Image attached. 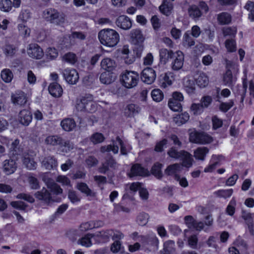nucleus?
Listing matches in <instances>:
<instances>
[{
    "label": "nucleus",
    "mask_w": 254,
    "mask_h": 254,
    "mask_svg": "<svg viewBox=\"0 0 254 254\" xmlns=\"http://www.w3.org/2000/svg\"><path fill=\"white\" fill-rule=\"evenodd\" d=\"M98 37L102 45L109 48L116 46L120 39L119 33L111 28L102 29L99 32Z\"/></svg>",
    "instance_id": "1"
},
{
    "label": "nucleus",
    "mask_w": 254,
    "mask_h": 254,
    "mask_svg": "<svg viewBox=\"0 0 254 254\" xmlns=\"http://www.w3.org/2000/svg\"><path fill=\"white\" fill-rule=\"evenodd\" d=\"M93 97L91 95H86L77 98L75 101V107L78 111H87L93 112L96 110V106L92 102Z\"/></svg>",
    "instance_id": "2"
},
{
    "label": "nucleus",
    "mask_w": 254,
    "mask_h": 254,
    "mask_svg": "<svg viewBox=\"0 0 254 254\" xmlns=\"http://www.w3.org/2000/svg\"><path fill=\"white\" fill-rule=\"evenodd\" d=\"M121 82L127 88H132L137 85L139 74L134 71L125 70L121 75Z\"/></svg>",
    "instance_id": "3"
},
{
    "label": "nucleus",
    "mask_w": 254,
    "mask_h": 254,
    "mask_svg": "<svg viewBox=\"0 0 254 254\" xmlns=\"http://www.w3.org/2000/svg\"><path fill=\"white\" fill-rule=\"evenodd\" d=\"M119 145L121 147V152L123 155L127 154V151L131 149L129 145L126 146L120 138L117 137L110 145L102 147L101 151L102 152L112 151L114 154H116L119 151Z\"/></svg>",
    "instance_id": "4"
},
{
    "label": "nucleus",
    "mask_w": 254,
    "mask_h": 254,
    "mask_svg": "<svg viewBox=\"0 0 254 254\" xmlns=\"http://www.w3.org/2000/svg\"><path fill=\"white\" fill-rule=\"evenodd\" d=\"M239 64L230 61L226 62L227 70L223 75V81L225 85L230 86L235 81V77L233 76L231 70L234 72H238L239 71Z\"/></svg>",
    "instance_id": "5"
},
{
    "label": "nucleus",
    "mask_w": 254,
    "mask_h": 254,
    "mask_svg": "<svg viewBox=\"0 0 254 254\" xmlns=\"http://www.w3.org/2000/svg\"><path fill=\"white\" fill-rule=\"evenodd\" d=\"M43 17L48 21L56 24H60L64 22V18L62 15L54 9H47L43 12Z\"/></svg>",
    "instance_id": "6"
},
{
    "label": "nucleus",
    "mask_w": 254,
    "mask_h": 254,
    "mask_svg": "<svg viewBox=\"0 0 254 254\" xmlns=\"http://www.w3.org/2000/svg\"><path fill=\"white\" fill-rule=\"evenodd\" d=\"M129 35L132 42L136 46H138L139 52L137 53L136 55L137 56L140 57L143 50L142 43L144 40V37L142 32L139 29H134L130 31Z\"/></svg>",
    "instance_id": "7"
},
{
    "label": "nucleus",
    "mask_w": 254,
    "mask_h": 254,
    "mask_svg": "<svg viewBox=\"0 0 254 254\" xmlns=\"http://www.w3.org/2000/svg\"><path fill=\"white\" fill-rule=\"evenodd\" d=\"M62 73L64 79L69 84L74 85L78 81V73L73 68H66L63 70Z\"/></svg>",
    "instance_id": "8"
},
{
    "label": "nucleus",
    "mask_w": 254,
    "mask_h": 254,
    "mask_svg": "<svg viewBox=\"0 0 254 254\" xmlns=\"http://www.w3.org/2000/svg\"><path fill=\"white\" fill-rule=\"evenodd\" d=\"M26 52L29 57L36 60H40L44 56L42 48L35 43L29 44L27 47Z\"/></svg>",
    "instance_id": "9"
},
{
    "label": "nucleus",
    "mask_w": 254,
    "mask_h": 254,
    "mask_svg": "<svg viewBox=\"0 0 254 254\" xmlns=\"http://www.w3.org/2000/svg\"><path fill=\"white\" fill-rule=\"evenodd\" d=\"M171 62V68L173 70L181 69L184 65V55L181 51H176L173 56Z\"/></svg>",
    "instance_id": "10"
},
{
    "label": "nucleus",
    "mask_w": 254,
    "mask_h": 254,
    "mask_svg": "<svg viewBox=\"0 0 254 254\" xmlns=\"http://www.w3.org/2000/svg\"><path fill=\"white\" fill-rule=\"evenodd\" d=\"M156 77L155 71L152 68H145L141 72V78L142 81L148 84L154 82Z\"/></svg>",
    "instance_id": "11"
},
{
    "label": "nucleus",
    "mask_w": 254,
    "mask_h": 254,
    "mask_svg": "<svg viewBox=\"0 0 254 254\" xmlns=\"http://www.w3.org/2000/svg\"><path fill=\"white\" fill-rule=\"evenodd\" d=\"M113 230H106L97 232L94 233V243H100L108 241L113 234Z\"/></svg>",
    "instance_id": "12"
},
{
    "label": "nucleus",
    "mask_w": 254,
    "mask_h": 254,
    "mask_svg": "<svg viewBox=\"0 0 254 254\" xmlns=\"http://www.w3.org/2000/svg\"><path fill=\"white\" fill-rule=\"evenodd\" d=\"M139 240L141 242L142 248L148 249L147 245H149L155 246L156 249H158L159 240L156 235L154 233L148 237L141 236L140 237Z\"/></svg>",
    "instance_id": "13"
},
{
    "label": "nucleus",
    "mask_w": 254,
    "mask_h": 254,
    "mask_svg": "<svg viewBox=\"0 0 254 254\" xmlns=\"http://www.w3.org/2000/svg\"><path fill=\"white\" fill-rule=\"evenodd\" d=\"M101 69L108 72H112L117 67L116 61L110 58L106 57L103 58L100 63Z\"/></svg>",
    "instance_id": "14"
},
{
    "label": "nucleus",
    "mask_w": 254,
    "mask_h": 254,
    "mask_svg": "<svg viewBox=\"0 0 254 254\" xmlns=\"http://www.w3.org/2000/svg\"><path fill=\"white\" fill-rule=\"evenodd\" d=\"M120 57L124 62L127 64H132L135 59L133 56L130 53L128 46H124L120 50H119Z\"/></svg>",
    "instance_id": "15"
},
{
    "label": "nucleus",
    "mask_w": 254,
    "mask_h": 254,
    "mask_svg": "<svg viewBox=\"0 0 254 254\" xmlns=\"http://www.w3.org/2000/svg\"><path fill=\"white\" fill-rule=\"evenodd\" d=\"M142 184L138 182L129 183L125 185V192L123 196L125 199L131 196L137 190H138Z\"/></svg>",
    "instance_id": "16"
},
{
    "label": "nucleus",
    "mask_w": 254,
    "mask_h": 254,
    "mask_svg": "<svg viewBox=\"0 0 254 254\" xmlns=\"http://www.w3.org/2000/svg\"><path fill=\"white\" fill-rule=\"evenodd\" d=\"M116 24L123 30H128L132 26V21L128 16L122 15L116 19Z\"/></svg>",
    "instance_id": "17"
},
{
    "label": "nucleus",
    "mask_w": 254,
    "mask_h": 254,
    "mask_svg": "<svg viewBox=\"0 0 254 254\" xmlns=\"http://www.w3.org/2000/svg\"><path fill=\"white\" fill-rule=\"evenodd\" d=\"M174 79V74L173 72L170 71L166 72L161 75L159 79V85L162 88H166L172 84Z\"/></svg>",
    "instance_id": "18"
},
{
    "label": "nucleus",
    "mask_w": 254,
    "mask_h": 254,
    "mask_svg": "<svg viewBox=\"0 0 254 254\" xmlns=\"http://www.w3.org/2000/svg\"><path fill=\"white\" fill-rule=\"evenodd\" d=\"M17 120L22 125L27 126L31 122L32 116L31 112L26 109H24L19 112Z\"/></svg>",
    "instance_id": "19"
},
{
    "label": "nucleus",
    "mask_w": 254,
    "mask_h": 254,
    "mask_svg": "<svg viewBox=\"0 0 254 254\" xmlns=\"http://www.w3.org/2000/svg\"><path fill=\"white\" fill-rule=\"evenodd\" d=\"M223 159V157L221 155H213L210 164L204 168V172L205 173L213 172Z\"/></svg>",
    "instance_id": "20"
},
{
    "label": "nucleus",
    "mask_w": 254,
    "mask_h": 254,
    "mask_svg": "<svg viewBox=\"0 0 254 254\" xmlns=\"http://www.w3.org/2000/svg\"><path fill=\"white\" fill-rule=\"evenodd\" d=\"M185 221L188 227L190 229H194L197 231H200L201 230H205L203 224L201 222H196L192 216H186Z\"/></svg>",
    "instance_id": "21"
},
{
    "label": "nucleus",
    "mask_w": 254,
    "mask_h": 254,
    "mask_svg": "<svg viewBox=\"0 0 254 254\" xmlns=\"http://www.w3.org/2000/svg\"><path fill=\"white\" fill-rule=\"evenodd\" d=\"M183 87L185 91L190 95L195 92V85L193 80L190 76H186L183 80Z\"/></svg>",
    "instance_id": "22"
},
{
    "label": "nucleus",
    "mask_w": 254,
    "mask_h": 254,
    "mask_svg": "<svg viewBox=\"0 0 254 254\" xmlns=\"http://www.w3.org/2000/svg\"><path fill=\"white\" fill-rule=\"evenodd\" d=\"M103 225V222L101 221H89L82 223L79 226V230L84 232L94 228H99Z\"/></svg>",
    "instance_id": "23"
},
{
    "label": "nucleus",
    "mask_w": 254,
    "mask_h": 254,
    "mask_svg": "<svg viewBox=\"0 0 254 254\" xmlns=\"http://www.w3.org/2000/svg\"><path fill=\"white\" fill-rule=\"evenodd\" d=\"M27 101L26 96L23 92H18L11 95L12 103L15 105L23 106Z\"/></svg>",
    "instance_id": "24"
},
{
    "label": "nucleus",
    "mask_w": 254,
    "mask_h": 254,
    "mask_svg": "<svg viewBox=\"0 0 254 254\" xmlns=\"http://www.w3.org/2000/svg\"><path fill=\"white\" fill-rule=\"evenodd\" d=\"M148 175L149 172L138 164L133 165L131 169L130 172L128 174L130 177L136 176H147Z\"/></svg>",
    "instance_id": "25"
},
{
    "label": "nucleus",
    "mask_w": 254,
    "mask_h": 254,
    "mask_svg": "<svg viewBox=\"0 0 254 254\" xmlns=\"http://www.w3.org/2000/svg\"><path fill=\"white\" fill-rule=\"evenodd\" d=\"M180 159L182 160V164L181 165L182 167H184L187 168H190L192 167L194 163V160L192 158L191 155L185 151L183 152V155L181 156Z\"/></svg>",
    "instance_id": "26"
},
{
    "label": "nucleus",
    "mask_w": 254,
    "mask_h": 254,
    "mask_svg": "<svg viewBox=\"0 0 254 254\" xmlns=\"http://www.w3.org/2000/svg\"><path fill=\"white\" fill-rule=\"evenodd\" d=\"M78 244L86 248L90 247L94 243V234L88 233L80 239Z\"/></svg>",
    "instance_id": "27"
},
{
    "label": "nucleus",
    "mask_w": 254,
    "mask_h": 254,
    "mask_svg": "<svg viewBox=\"0 0 254 254\" xmlns=\"http://www.w3.org/2000/svg\"><path fill=\"white\" fill-rule=\"evenodd\" d=\"M49 92L52 96L60 97L63 94V90L59 84L57 82H54L50 84Z\"/></svg>",
    "instance_id": "28"
},
{
    "label": "nucleus",
    "mask_w": 254,
    "mask_h": 254,
    "mask_svg": "<svg viewBox=\"0 0 254 254\" xmlns=\"http://www.w3.org/2000/svg\"><path fill=\"white\" fill-rule=\"evenodd\" d=\"M43 180L47 185L48 188L50 189L53 193L58 194L63 192V190L61 188L56 184L53 180L44 177L43 178Z\"/></svg>",
    "instance_id": "29"
},
{
    "label": "nucleus",
    "mask_w": 254,
    "mask_h": 254,
    "mask_svg": "<svg viewBox=\"0 0 254 254\" xmlns=\"http://www.w3.org/2000/svg\"><path fill=\"white\" fill-rule=\"evenodd\" d=\"M16 168V163L12 159L6 160L3 162V172L7 175H10L14 173Z\"/></svg>",
    "instance_id": "30"
},
{
    "label": "nucleus",
    "mask_w": 254,
    "mask_h": 254,
    "mask_svg": "<svg viewBox=\"0 0 254 254\" xmlns=\"http://www.w3.org/2000/svg\"><path fill=\"white\" fill-rule=\"evenodd\" d=\"M181 164L175 163L169 165L165 170V174L168 176H175L180 173L182 170Z\"/></svg>",
    "instance_id": "31"
},
{
    "label": "nucleus",
    "mask_w": 254,
    "mask_h": 254,
    "mask_svg": "<svg viewBox=\"0 0 254 254\" xmlns=\"http://www.w3.org/2000/svg\"><path fill=\"white\" fill-rule=\"evenodd\" d=\"M208 152L209 149L207 147H199L194 150L193 156L196 160L203 161Z\"/></svg>",
    "instance_id": "32"
},
{
    "label": "nucleus",
    "mask_w": 254,
    "mask_h": 254,
    "mask_svg": "<svg viewBox=\"0 0 254 254\" xmlns=\"http://www.w3.org/2000/svg\"><path fill=\"white\" fill-rule=\"evenodd\" d=\"M173 8V3L168 0H164L162 4L159 7L160 11L167 16L171 14Z\"/></svg>",
    "instance_id": "33"
},
{
    "label": "nucleus",
    "mask_w": 254,
    "mask_h": 254,
    "mask_svg": "<svg viewBox=\"0 0 254 254\" xmlns=\"http://www.w3.org/2000/svg\"><path fill=\"white\" fill-rule=\"evenodd\" d=\"M189 119L190 115L189 113L185 112L175 116L173 118V121L178 126H181L186 123L189 121Z\"/></svg>",
    "instance_id": "34"
},
{
    "label": "nucleus",
    "mask_w": 254,
    "mask_h": 254,
    "mask_svg": "<svg viewBox=\"0 0 254 254\" xmlns=\"http://www.w3.org/2000/svg\"><path fill=\"white\" fill-rule=\"evenodd\" d=\"M175 53L172 50H168L167 49H162L159 51L160 60L164 64L166 63L170 59H172Z\"/></svg>",
    "instance_id": "35"
},
{
    "label": "nucleus",
    "mask_w": 254,
    "mask_h": 254,
    "mask_svg": "<svg viewBox=\"0 0 254 254\" xmlns=\"http://www.w3.org/2000/svg\"><path fill=\"white\" fill-rule=\"evenodd\" d=\"M116 79V76L113 74V72H104L100 77V80L102 83L109 84L112 83Z\"/></svg>",
    "instance_id": "36"
},
{
    "label": "nucleus",
    "mask_w": 254,
    "mask_h": 254,
    "mask_svg": "<svg viewBox=\"0 0 254 254\" xmlns=\"http://www.w3.org/2000/svg\"><path fill=\"white\" fill-rule=\"evenodd\" d=\"M42 164L43 167L46 169H55L58 166L57 161L51 157H47L42 161Z\"/></svg>",
    "instance_id": "37"
},
{
    "label": "nucleus",
    "mask_w": 254,
    "mask_h": 254,
    "mask_svg": "<svg viewBox=\"0 0 254 254\" xmlns=\"http://www.w3.org/2000/svg\"><path fill=\"white\" fill-rule=\"evenodd\" d=\"M139 110V108L137 105L134 104H130L126 106L124 113L127 117H132L138 113Z\"/></svg>",
    "instance_id": "38"
},
{
    "label": "nucleus",
    "mask_w": 254,
    "mask_h": 254,
    "mask_svg": "<svg viewBox=\"0 0 254 254\" xmlns=\"http://www.w3.org/2000/svg\"><path fill=\"white\" fill-rule=\"evenodd\" d=\"M150 95L153 101L157 103L161 102L164 97V93L159 88L153 89Z\"/></svg>",
    "instance_id": "39"
},
{
    "label": "nucleus",
    "mask_w": 254,
    "mask_h": 254,
    "mask_svg": "<svg viewBox=\"0 0 254 254\" xmlns=\"http://www.w3.org/2000/svg\"><path fill=\"white\" fill-rule=\"evenodd\" d=\"M23 164L29 170L35 169L36 167V163L34 160L33 156L26 154L24 156Z\"/></svg>",
    "instance_id": "40"
},
{
    "label": "nucleus",
    "mask_w": 254,
    "mask_h": 254,
    "mask_svg": "<svg viewBox=\"0 0 254 254\" xmlns=\"http://www.w3.org/2000/svg\"><path fill=\"white\" fill-rule=\"evenodd\" d=\"M45 55L47 59L52 61L56 59L59 56L58 50L52 47H48L45 51Z\"/></svg>",
    "instance_id": "41"
},
{
    "label": "nucleus",
    "mask_w": 254,
    "mask_h": 254,
    "mask_svg": "<svg viewBox=\"0 0 254 254\" xmlns=\"http://www.w3.org/2000/svg\"><path fill=\"white\" fill-rule=\"evenodd\" d=\"M196 83L200 88L206 87L209 83L208 76L204 73H200L196 79Z\"/></svg>",
    "instance_id": "42"
},
{
    "label": "nucleus",
    "mask_w": 254,
    "mask_h": 254,
    "mask_svg": "<svg viewBox=\"0 0 254 254\" xmlns=\"http://www.w3.org/2000/svg\"><path fill=\"white\" fill-rule=\"evenodd\" d=\"M61 125L63 128L67 131L71 130L75 127V123L71 119H65L63 120Z\"/></svg>",
    "instance_id": "43"
},
{
    "label": "nucleus",
    "mask_w": 254,
    "mask_h": 254,
    "mask_svg": "<svg viewBox=\"0 0 254 254\" xmlns=\"http://www.w3.org/2000/svg\"><path fill=\"white\" fill-rule=\"evenodd\" d=\"M163 254H174L175 253V242L172 240L166 241L164 244Z\"/></svg>",
    "instance_id": "44"
},
{
    "label": "nucleus",
    "mask_w": 254,
    "mask_h": 254,
    "mask_svg": "<svg viewBox=\"0 0 254 254\" xmlns=\"http://www.w3.org/2000/svg\"><path fill=\"white\" fill-rule=\"evenodd\" d=\"M189 132L190 141L199 144V142H200L199 139L201 132H198L195 129L193 128L189 129Z\"/></svg>",
    "instance_id": "45"
},
{
    "label": "nucleus",
    "mask_w": 254,
    "mask_h": 254,
    "mask_svg": "<svg viewBox=\"0 0 254 254\" xmlns=\"http://www.w3.org/2000/svg\"><path fill=\"white\" fill-rule=\"evenodd\" d=\"M183 45L185 47H190L195 44L194 40L190 36L189 31H187L184 35L182 40Z\"/></svg>",
    "instance_id": "46"
},
{
    "label": "nucleus",
    "mask_w": 254,
    "mask_h": 254,
    "mask_svg": "<svg viewBox=\"0 0 254 254\" xmlns=\"http://www.w3.org/2000/svg\"><path fill=\"white\" fill-rule=\"evenodd\" d=\"M237 205V200L236 198L234 197H232L231 200L230 201L228 206L226 209V213L232 216H233L235 212L236 209V206Z\"/></svg>",
    "instance_id": "47"
},
{
    "label": "nucleus",
    "mask_w": 254,
    "mask_h": 254,
    "mask_svg": "<svg viewBox=\"0 0 254 254\" xmlns=\"http://www.w3.org/2000/svg\"><path fill=\"white\" fill-rule=\"evenodd\" d=\"M168 105L169 108L174 112H180L182 110L181 103L174 100L172 99H169Z\"/></svg>",
    "instance_id": "48"
},
{
    "label": "nucleus",
    "mask_w": 254,
    "mask_h": 254,
    "mask_svg": "<svg viewBox=\"0 0 254 254\" xmlns=\"http://www.w3.org/2000/svg\"><path fill=\"white\" fill-rule=\"evenodd\" d=\"M245 76V77L243 78V86L244 88L247 87L248 85L249 84V88L250 90V93L251 95L254 97V85L252 79L247 78L246 71H244Z\"/></svg>",
    "instance_id": "49"
},
{
    "label": "nucleus",
    "mask_w": 254,
    "mask_h": 254,
    "mask_svg": "<svg viewBox=\"0 0 254 254\" xmlns=\"http://www.w3.org/2000/svg\"><path fill=\"white\" fill-rule=\"evenodd\" d=\"M225 47L228 52H235L237 49L236 42L234 39H227L225 42Z\"/></svg>",
    "instance_id": "50"
},
{
    "label": "nucleus",
    "mask_w": 254,
    "mask_h": 254,
    "mask_svg": "<svg viewBox=\"0 0 254 254\" xmlns=\"http://www.w3.org/2000/svg\"><path fill=\"white\" fill-rule=\"evenodd\" d=\"M35 195L38 199L43 200L46 202H50L51 199L50 194L45 189H43L41 191L37 192Z\"/></svg>",
    "instance_id": "51"
},
{
    "label": "nucleus",
    "mask_w": 254,
    "mask_h": 254,
    "mask_svg": "<svg viewBox=\"0 0 254 254\" xmlns=\"http://www.w3.org/2000/svg\"><path fill=\"white\" fill-rule=\"evenodd\" d=\"M184 151V150L179 151L175 147H172L168 151L167 154L170 158L174 160H178L181 158L183 152Z\"/></svg>",
    "instance_id": "52"
},
{
    "label": "nucleus",
    "mask_w": 254,
    "mask_h": 254,
    "mask_svg": "<svg viewBox=\"0 0 254 254\" xmlns=\"http://www.w3.org/2000/svg\"><path fill=\"white\" fill-rule=\"evenodd\" d=\"M13 73L8 69H4L1 72V77L3 81L6 83L11 82L13 78Z\"/></svg>",
    "instance_id": "53"
},
{
    "label": "nucleus",
    "mask_w": 254,
    "mask_h": 254,
    "mask_svg": "<svg viewBox=\"0 0 254 254\" xmlns=\"http://www.w3.org/2000/svg\"><path fill=\"white\" fill-rule=\"evenodd\" d=\"M162 165L161 164L157 163L152 168L151 173L158 179H160L162 177Z\"/></svg>",
    "instance_id": "54"
},
{
    "label": "nucleus",
    "mask_w": 254,
    "mask_h": 254,
    "mask_svg": "<svg viewBox=\"0 0 254 254\" xmlns=\"http://www.w3.org/2000/svg\"><path fill=\"white\" fill-rule=\"evenodd\" d=\"M233 193V190L232 189L221 190L215 192L217 196L224 198H227L231 197Z\"/></svg>",
    "instance_id": "55"
},
{
    "label": "nucleus",
    "mask_w": 254,
    "mask_h": 254,
    "mask_svg": "<svg viewBox=\"0 0 254 254\" xmlns=\"http://www.w3.org/2000/svg\"><path fill=\"white\" fill-rule=\"evenodd\" d=\"M218 20L222 24H229L231 21V15L226 12H223L218 15Z\"/></svg>",
    "instance_id": "56"
},
{
    "label": "nucleus",
    "mask_w": 254,
    "mask_h": 254,
    "mask_svg": "<svg viewBox=\"0 0 254 254\" xmlns=\"http://www.w3.org/2000/svg\"><path fill=\"white\" fill-rule=\"evenodd\" d=\"M76 189L87 195H92V194L91 190L85 183H78L76 185Z\"/></svg>",
    "instance_id": "57"
},
{
    "label": "nucleus",
    "mask_w": 254,
    "mask_h": 254,
    "mask_svg": "<svg viewBox=\"0 0 254 254\" xmlns=\"http://www.w3.org/2000/svg\"><path fill=\"white\" fill-rule=\"evenodd\" d=\"M12 8L10 0H0V10L3 12H8Z\"/></svg>",
    "instance_id": "58"
},
{
    "label": "nucleus",
    "mask_w": 254,
    "mask_h": 254,
    "mask_svg": "<svg viewBox=\"0 0 254 254\" xmlns=\"http://www.w3.org/2000/svg\"><path fill=\"white\" fill-rule=\"evenodd\" d=\"M63 61L71 64H73L77 61L76 55L72 53H68L64 55L62 58Z\"/></svg>",
    "instance_id": "59"
},
{
    "label": "nucleus",
    "mask_w": 254,
    "mask_h": 254,
    "mask_svg": "<svg viewBox=\"0 0 254 254\" xmlns=\"http://www.w3.org/2000/svg\"><path fill=\"white\" fill-rule=\"evenodd\" d=\"M149 218L148 214L141 213L137 216L136 221L139 225L144 226L148 223Z\"/></svg>",
    "instance_id": "60"
},
{
    "label": "nucleus",
    "mask_w": 254,
    "mask_h": 254,
    "mask_svg": "<svg viewBox=\"0 0 254 254\" xmlns=\"http://www.w3.org/2000/svg\"><path fill=\"white\" fill-rule=\"evenodd\" d=\"M188 12L190 16L194 18H198L201 15L200 10L195 5L190 6L189 8Z\"/></svg>",
    "instance_id": "61"
},
{
    "label": "nucleus",
    "mask_w": 254,
    "mask_h": 254,
    "mask_svg": "<svg viewBox=\"0 0 254 254\" xmlns=\"http://www.w3.org/2000/svg\"><path fill=\"white\" fill-rule=\"evenodd\" d=\"M18 29L19 34L24 37H27L29 36L30 34V29L24 24H20L18 25Z\"/></svg>",
    "instance_id": "62"
},
{
    "label": "nucleus",
    "mask_w": 254,
    "mask_h": 254,
    "mask_svg": "<svg viewBox=\"0 0 254 254\" xmlns=\"http://www.w3.org/2000/svg\"><path fill=\"white\" fill-rule=\"evenodd\" d=\"M199 140L200 142H199V144H205L211 143L213 139L210 135L205 132H201Z\"/></svg>",
    "instance_id": "63"
},
{
    "label": "nucleus",
    "mask_w": 254,
    "mask_h": 254,
    "mask_svg": "<svg viewBox=\"0 0 254 254\" xmlns=\"http://www.w3.org/2000/svg\"><path fill=\"white\" fill-rule=\"evenodd\" d=\"M190 110L194 115H200L203 111L202 105L196 103H193L191 104Z\"/></svg>",
    "instance_id": "64"
}]
</instances>
